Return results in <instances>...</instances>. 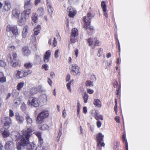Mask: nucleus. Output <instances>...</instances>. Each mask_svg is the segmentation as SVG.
<instances>
[{
	"instance_id": "nucleus-1",
	"label": "nucleus",
	"mask_w": 150,
	"mask_h": 150,
	"mask_svg": "<svg viewBox=\"0 0 150 150\" xmlns=\"http://www.w3.org/2000/svg\"><path fill=\"white\" fill-rule=\"evenodd\" d=\"M33 131L31 127L22 131L21 140L18 143L17 146L18 150H21L25 146H27L26 150H33L35 145L32 143H30L29 140Z\"/></svg>"
},
{
	"instance_id": "nucleus-2",
	"label": "nucleus",
	"mask_w": 150,
	"mask_h": 150,
	"mask_svg": "<svg viewBox=\"0 0 150 150\" xmlns=\"http://www.w3.org/2000/svg\"><path fill=\"white\" fill-rule=\"evenodd\" d=\"M31 0H25L24 8L25 10L21 13V16L18 19V24L20 26L22 25L26 21L29 17L32 7Z\"/></svg>"
},
{
	"instance_id": "nucleus-3",
	"label": "nucleus",
	"mask_w": 150,
	"mask_h": 150,
	"mask_svg": "<svg viewBox=\"0 0 150 150\" xmlns=\"http://www.w3.org/2000/svg\"><path fill=\"white\" fill-rule=\"evenodd\" d=\"M32 73V71L31 70H27L24 69L21 70H16L15 75L18 79H20L25 77L28 75L31 74Z\"/></svg>"
},
{
	"instance_id": "nucleus-4",
	"label": "nucleus",
	"mask_w": 150,
	"mask_h": 150,
	"mask_svg": "<svg viewBox=\"0 0 150 150\" xmlns=\"http://www.w3.org/2000/svg\"><path fill=\"white\" fill-rule=\"evenodd\" d=\"M49 115L48 111L43 110L40 112L37 117L36 122L38 124H42L44 121V120Z\"/></svg>"
},
{
	"instance_id": "nucleus-5",
	"label": "nucleus",
	"mask_w": 150,
	"mask_h": 150,
	"mask_svg": "<svg viewBox=\"0 0 150 150\" xmlns=\"http://www.w3.org/2000/svg\"><path fill=\"white\" fill-rule=\"evenodd\" d=\"M6 30L7 32L12 33L15 37L17 36L19 34L18 29L16 25H8L6 26Z\"/></svg>"
},
{
	"instance_id": "nucleus-6",
	"label": "nucleus",
	"mask_w": 150,
	"mask_h": 150,
	"mask_svg": "<svg viewBox=\"0 0 150 150\" xmlns=\"http://www.w3.org/2000/svg\"><path fill=\"white\" fill-rule=\"evenodd\" d=\"M46 1L48 14L45 15L44 16V18L46 21H47L48 20L49 18H52L54 9L53 7H52L51 3L48 1L49 0H46Z\"/></svg>"
},
{
	"instance_id": "nucleus-7",
	"label": "nucleus",
	"mask_w": 150,
	"mask_h": 150,
	"mask_svg": "<svg viewBox=\"0 0 150 150\" xmlns=\"http://www.w3.org/2000/svg\"><path fill=\"white\" fill-rule=\"evenodd\" d=\"M40 102L39 99L34 97H30L27 102V105L35 107H37L39 106Z\"/></svg>"
},
{
	"instance_id": "nucleus-8",
	"label": "nucleus",
	"mask_w": 150,
	"mask_h": 150,
	"mask_svg": "<svg viewBox=\"0 0 150 150\" xmlns=\"http://www.w3.org/2000/svg\"><path fill=\"white\" fill-rule=\"evenodd\" d=\"M71 73L75 75L80 74V68L76 64H72L69 68Z\"/></svg>"
},
{
	"instance_id": "nucleus-9",
	"label": "nucleus",
	"mask_w": 150,
	"mask_h": 150,
	"mask_svg": "<svg viewBox=\"0 0 150 150\" xmlns=\"http://www.w3.org/2000/svg\"><path fill=\"white\" fill-rule=\"evenodd\" d=\"M93 41L94 42V44L93 42V40L91 38H88L87 40V41L88 43V45L89 46H91L93 45H94V46H93L92 48V49H94L95 48V46H99L100 45V42L99 40H97V38L95 37L94 38Z\"/></svg>"
},
{
	"instance_id": "nucleus-10",
	"label": "nucleus",
	"mask_w": 150,
	"mask_h": 150,
	"mask_svg": "<svg viewBox=\"0 0 150 150\" xmlns=\"http://www.w3.org/2000/svg\"><path fill=\"white\" fill-rule=\"evenodd\" d=\"M17 54L16 52H13L12 54V56L10 54L7 55V59L8 63L12 64L14 61L16 60Z\"/></svg>"
},
{
	"instance_id": "nucleus-11",
	"label": "nucleus",
	"mask_w": 150,
	"mask_h": 150,
	"mask_svg": "<svg viewBox=\"0 0 150 150\" xmlns=\"http://www.w3.org/2000/svg\"><path fill=\"white\" fill-rule=\"evenodd\" d=\"M1 122L4 124V126L9 127L11 124V119L10 117H4L2 118Z\"/></svg>"
},
{
	"instance_id": "nucleus-12",
	"label": "nucleus",
	"mask_w": 150,
	"mask_h": 150,
	"mask_svg": "<svg viewBox=\"0 0 150 150\" xmlns=\"http://www.w3.org/2000/svg\"><path fill=\"white\" fill-rule=\"evenodd\" d=\"M82 21L83 23V28L87 29L91 24V21L88 19L86 16H84L82 18Z\"/></svg>"
},
{
	"instance_id": "nucleus-13",
	"label": "nucleus",
	"mask_w": 150,
	"mask_h": 150,
	"mask_svg": "<svg viewBox=\"0 0 150 150\" xmlns=\"http://www.w3.org/2000/svg\"><path fill=\"white\" fill-rule=\"evenodd\" d=\"M67 10L69 12L68 16L70 18H73L76 13V11L71 6L68 7Z\"/></svg>"
},
{
	"instance_id": "nucleus-14",
	"label": "nucleus",
	"mask_w": 150,
	"mask_h": 150,
	"mask_svg": "<svg viewBox=\"0 0 150 150\" xmlns=\"http://www.w3.org/2000/svg\"><path fill=\"white\" fill-rule=\"evenodd\" d=\"M1 131L2 132V135L3 138H6L8 137L10 135V133L7 129H5L4 127L1 129Z\"/></svg>"
},
{
	"instance_id": "nucleus-15",
	"label": "nucleus",
	"mask_w": 150,
	"mask_h": 150,
	"mask_svg": "<svg viewBox=\"0 0 150 150\" xmlns=\"http://www.w3.org/2000/svg\"><path fill=\"white\" fill-rule=\"evenodd\" d=\"M35 134L38 138L39 144L41 146H42L44 143V141L43 139L41 137V132H37L35 133Z\"/></svg>"
},
{
	"instance_id": "nucleus-16",
	"label": "nucleus",
	"mask_w": 150,
	"mask_h": 150,
	"mask_svg": "<svg viewBox=\"0 0 150 150\" xmlns=\"http://www.w3.org/2000/svg\"><path fill=\"white\" fill-rule=\"evenodd\" d=\"M11 7V4L8 1H5L3 9L5 11H8L10 10Z\"/></svg>"
},
{
	"instance_id": "nucleus-17",
	"label": "nucleus",
	"mask_w": 150,
	"mask_h": 150,
	"mask_svg": "<svg viewBox=\"0 0 150 150\" xmlns=\"http://www.w3.org/2000/svg\"><path fill=\"white\" fill-rule=\"evenodd\" d=\"M15 117L16 120L20 124H22L24 121V118L23 117L20 115L18 113H16Z\"/></svg>"
},
{
	"instance_id": "nucleus-18",
	"label": "nucleus",
	"mask_w": 150,
	"mask_h": 150,
	"mask_svg": "<svg viewBox=\"0 0 150 150\" xmlns=\"http://www.w3.org/2000/svg\"><path fill=\"white\" fill-rule=\"evenodd\" d=\"M22 51L23 55L25 56H28L30 54V51L27 46H25L23 47Z\"/></svg>"
},
{
	"instance_id": "nucleus-19",
	"label": "nucleus",
	"mask_w": 150,
	"mask_h": 150,
	"mask_svg": "<svg viewBox=\"0 0 150 150\" xmlns=\"http://www.w3.org/2000/svg\"><path fill=\"white\" fill-rule=\"evenodd\" d=\"M20 14V11L16 8L13 9L12 11V15L14 17L17 18H18V19H19V16Z\"/></svg>"
},
{
	"instance_id": "nucleus-20",
	"label": "nucleus",
	"mask_w": 150,
	"mask_h": 150,
	"mask_svg": "<svg viewBox=\"0 0 150 150\" xmlns=\"http://www.w3.org/2000/svg\"><path fill=\"white\" fill-rule=\"evenodd\" d=\"M51 55V52L50 50L46 51L43 58L44 61L45 62H47L49 61Z\"/></svg>"
},
{
	"instance_id": "nucleus-21",
	"label": "nucleus",
	"mask_w": 150,
	"mask_h": 150,
	"mask_svg": "<svg viewBox=\"0 0 150 150\" xmlns=\"http://www.w3.org/2000/svg\"><path fill=\"white\" fill-rule=\"evenodd\" d=\"M14 144L12 141H8L6 143L5 145V149L8 150L13 146Z\"/></svg>"
},
{
	"instance_id": "nucleus-22",
	"label": "nucleus",
	"mask_w": 150,
	"mask_h": 150,
	"mask_svg": "<svg viewBox=\"0 0 150 150\" xmlns=\"http://www.w3.org/2000/svg\"><path fill=\"white\" fill-rule=\"evenodd\" d=\"M103 141H99L96 142H97V149L99 150H101V147H104L105 146V144L103 142Z\"/></svg>"
},
{
	"instance_id": "nucleus-23",
	"label": "nucleus",
	"mask_w": 150,
	"mask_h": 150,
	"mask_svg": "<svg viewBox=\"0 0 150 150\" xmlns=\"http://www.w3.org/2000/svg\"><path fill=\"white\" fill-rule=\"evenodd\" d=\"M37 14L39 16H42L45 13V10L43 6L39 8L37 10Z\"/></svg>"
},
{
	"instance_id": "nucleus-24",
	"label": "nucleus",
	"mask_w": 150,
	"mask_h": 150,
	"mask_svg": "<svg viewBox=\"0 0 150 150\" xmlns=\"http://www.w3.org/2000/svg\"><path fill=\"white\" fill-rule=\"evenodd\" d=\"M93 103L96 107L100 108L101 107L102 103L100 100L96 98L93 100Z\"/></svg>"
},
{
	"instance_id": "nucleus-25",
	"label": "nucleus",
	"mask_w": 150,
	"mask_h": 150,
	"mask_svg": "<svg viewBox=\"0 0 150 150\" xmlns=\"http://www.w3.org/2000/svg\"><path fill=\"white\" fill-rule=\"evenodd\" d=\"M96 142L99 141H103L104 135L101 133L99 132L96 135Z\"/></svg>"
},
{
	"instance_id": "nucleus-26",
	"label": "nucleus",
	"mask_w": 150,
	"mask_h": 150,
	"mask_svg": "<svg viewBox=\"0 0 150 150\" xmlns=\"http://www.w3.org/2000/svg\"><path fill=\"white\" fill-rule=\"evenodd\" d=\"M41 29V27L40 25H38L34 29V35H38L40 33Z\"/></svg>"
},
{
	"instance_id": "nucleus-27",
	"label": "nucleus",
	"mask_w": 150,
	"mask_h": 150,
	"mask_svg": "<svg viewBox=\"0 0 150 150\" xmlns=\"http://www.w3.org/2000/svg\"><path fill=\"white\" fill-rule=\"evenodd\" d=\"M11 64V66H12L13 67H20L21 65V63L20 62V60H16V61L14 62H13L12 64Z\"/></svg>"
},
{
	"instance_id": "nucleus-28",
	"label": "nucleus",
	"mask_w": 150,
	"mask_h": 150,
	"mask_svg": "<svg viewBox=\"0 0 150 150\" xmlns=\"http://www.w3.org/2000/svg\"><path fill=\"white\" fill-rule=\"evenodd\" d=\"M28 30V27L27 25H26L23 28L22 31V36L23 37L25 38L26 37L27 33Z\"/></svg>"
},
{
	"instance_id": "nucleus-29",
	"label": "nucleus",
	"mask_w": 150,
	"mask_h": 150,
	"mask_svg": "<svg viewBox=\"0 0 150 150\" xmlns=\"http://www.w3.org/2000/svg\"><path fill=\"white\" fill-rule=\"evenodd\" d=\"M123 142H125L126 150H128V142L126 139V135L125 134H123L122 136Z\"/></svg>"
},
{
	"instance_id": "nucleus-30",
	"label": "nucleus",
	"mask_w": 150,
	"mask_h": 150,
	"mask_svg": "<svg viewBox=\"0 0 150 150\" xmlns=\"http://www.w3.org/2000/svg\"><path fill=\"white\" fill-rule=\"evenodd\" d=\"M25 118L26 120L27 125L31 124L32 123V120L30 116L29 115L26 114L25 117Z\"/></svg>"
},
{
	"instance_id": "nucleus-31",
	"label": "nucleus",
	"mask_w": 150,
	"mask_h": 150,
	"mask_svg": "<svg viewBox=\"0 0 150 150\" xmlns=\"http://www.w3.org/2000/svg\"><path fill=\"white\" fill-rule=\"evenodd\" d=\"M78 35V30L75 28H73L71 30V35L74 37L77 36Z\"/></svg>"
},
{
	"instance_id": "nucleus-32",
	"label": "nucleus",
	"mask_w": 150,
	"mask_h": 150,
	"mask_svg": "<svg viewBox=\"0 0 150 150\" xmlns=\"http://www.w3.org/2000/svg\"><path fill=\"white\" fill-rule=\"evenodd\" d=\"M33 64L30 62H26L24 65V67L26 69H31L33 67Z\"/></svg>"
},
{
	"instance_id": "nucleus-33",
	"label": "nucleus",
	"mask_w": 150,
	"mask_h": 150,
	"mask_svg": "<svg viewBox=\"0 0 150 150\" xmlns=\"http://www.w3.org/2000/svg\"><path fill=\"white\" fill-rule=\"evenodd\" d=\"M29 93L31 95L36 94L38 93V89L36 88L33 87L30 89Z\"/></svg>"
},
{
	"instance_id": "nucleus-34",
	"label": "nucleus",
	"mask_w": 150,
	"mask_h": 150,
	"mask_svg": "<svg viewBox=\"0 0 150 150\" xmlns=\"http://www.w3.org/2000/svg\"><path fill=\"white\" fill-rule=\"evenodd\" d=\"M24 85V83L23 81H22L18 83L17 86V89L18 91L21 90V88L23 87Z\"/></svg>"
},
{
	"instance_id": "nucleus-35",
	"label": "nucleus",
	"mask_w": 150,
	"mask_h": 150,
	"mask_svg": "<svg viewBox=\"0 0 150 150\" xmlns=\"http://www.w3.org/2000/svg\"><path fill=\"white\" fill-rule=\"evenodd\" d=\"M101 5L103 10V11H106V10H107V6L105 1H102Z\"/></svg>"
},
{
	"instance_id": "nucleus-36",
	"label": "nucleus",
	"mask_w": 150,
	"mask_h": 150,
	"mask_svg": "<svg viewBox=\"0 0 150 150\" xmlns=\"http://www.w3.org/2000/svg\"><path fill=\"white\" fill-rule=\"evenodd\" d=\"M74 82V80L72 79L67 84V89L69 90V91L71 92V84H73Z\"/></svg>"
},
{
	"instance_id": "nucleus-37",
	"label": "nucleus",
	"mask_w": 150,
	"mask_h": 150,
	"mask_svg": "<svg viewBox=\"0 0 150 150\" xmlns=\"http://www.w3.org/2000/svg\"><path fill=\"white\" fill-rule=\"evenodd\" d=\"M83 98L84 103H87L88 98V95L86 92L84 93V95L83 96Z\"/></svg>"
},
{
	"instance_id": "nucleus-38",
	"label": "nucleus",
	"mask_w": 150,
	"mask_h": 150,
	"mask_svg": "<svg viewBox=\"0 0 150 150\" xmlns=\"http://www.w3.org/2000/svg\"><path fill=\"white\" fill-rule=\"evenodd\" d=\"M32 21L34 23H37L38 19L37 15H36L35 13H33L32 15Z\"/></svg>"
},
{
	"instance_id": "nucleus-39",
	"label": "nucleus",
	"mask_w": 150,
	"mask_h": 150,
	"mask_svg": "<svg viewBox=\"0 0 150 150\" xmlns=\"http://www.w3.org/2000/svg\"><path fill=\"white\" fill-rule=\"evenodd\" d=\"M119 142L117 141L115 142L113 149L114 150H119Z\"/></svg>"
},
{
	"instance_id": "nucleus-40",
	"label": "nucleus",
	"mask_w": 150,
	"mask_h": 150,
	"mask_svg": "<svg viewBox=\"0 0 150 150\" xmlns=\"http://www.w3.org/2000/svg\"><path fill=\"white\" fill-rule=\"evenodd\" d=\"M62 126H61L60 127L59 131V132L58 135L57 136V141H59V138L62 135V132H61V131L62 130Z\"/></svg>"
},
{
	"instance_id": "nucleus-41",
	"label": "nucleus",
	"mask_w": 150,
	"mask_h": 150,
	"mask_svg": "<svg viewBox=\"0 0 150 150\" xmlns=\"http://www.w3.org/2000/svg\"><path fill=\"white\" fill-rule=\"evenodd\" d=\"M91 115L94 117L96 119V117H98V113L96 110H93L92 111L91 113Z\"/></svg>"
},
{
	"instance_id": "nucleus-42",
	"label": "nucleus",
	"mask_w": 150,
	"mask_h": 150,
	"mask_svg": "<svg viewBox=\"0 0 150 150\" xmlns=\"http://www.w3.org/2000/svg\"><path fill=\"white\" fill-rule=\"evenodd\" d=\"M103 49L102 48H99L98 50V53L97 54L98 56L100 57L101 56L103 52Z\"/></svg>"
},
{
	"instance_id": "nucleus-43",
	"label": "nucleus",
	"mask_w": 150,
	"mask_h": 150,
	"mask_svg": "<svg viewBox=\"0 0 150 150\" xmlns=\"http://www.w3.org/2000/svg\"><path fill=\"white\" fill-rule=\"evenodd\" d=\"M48 128V125L46 124H43L42 126L40 127L39 128V129L41 130H45L47 129Z\"/></svg>"
},
{
	"instance_id": "nucleus-44",
	"label": "nucleus",
	"mask_w": 150,
	"mask_h": 150,
	"mask_svg": "<svg viewBox=\"0 0 150 150\" xmlns=\"http://www.w3.org/2000/svg\"><path fill=\"white\" fill-rule=\"evenodd\" d=\"M6 81V78L5 76H4L0 77V82L1 83H4Z\"/></svg>"
},
{
	"instance_id": "nucleus-45",
	"label": "nucleus",
	"mask_w": 150,
	"mask_h": 150,
	"mask_svg": "<svg viewBox=\"0 0 150 150\" xmlns=\"http://www.w3.org/2000/svg\"><path fill=\"white\" fill-rule=\"evenodd\" d=\"M94 15H92L90 12H89L87 14V18L91 21V19L94 17Z\"/></svg>"
},
{
	"instance_id": "nucleus-46",
	"label": "nucleus",
	"mask_w": 150,
	"mask_h": 150,
	"mask_svg": "<svg viewBox=\"0 0 150 150\" xmlns=\"http://www.w3.org/2000/svg\"><path fill=\"white\" fill-rule=\"evenodd\" d=\"M7 49L9 51H13L16 49V47L14 46H10L8 47Z\"/></svg>"
},
{
	"instance_id": "nucleus-47",
	"label": "nucleus",
	"mask_w": 150,
	"mask_h": 150,
	"mask_svg": "<svg viewBox=\"0 0 150 150\" xmlns=\"http://www.w3.org/2000/svg\"><path fill=\"white\" fill-rule=\"evenodd\" d=\"M92 82L90 81H87L86 82V85L87 86H93Z\"/></svg>"
},
{
	"instance_id": "nucleus-48",
	"label": "nucleus",
	"mask_w": 150,
	"mask_h": 150,
	"mask_svg": "<svg viewBox=\"0 0 150 150\" xmlns=\"http://www.w3.org/2000/svg\"><path fill=\"white\" fill-rule=\"evenodd\" d=\"M6 65L5 62L2 60H0V67H4Z\"/></svg>"
},
{
	"instance_id": "nucleus-49",
	"label": "nucleus",
	"mask_w": 150,
	"mask_h": 150,
	"mask_svg": "<svg viewBox=\"0 0 150 150\" xmlns=\"http://www.w3.org/2000/svg\"><path fill=\"white\" fill-rule=\"evenodd\" d=\"M26 108V105L24 103H22L21 107V108L22 110L23 111L25 110Z\"/></svg>"
},
{
	"instance_id": "nucleus-50",
	"label": "nucleus",
	"mask_w": 150,
	"mask_h": 150,
	"mask_svg": "<svg viewBox=\"0 0 150 150\" xmlns=\"http://www.w3.org/2000/svg\"><path fill=\"white\" fill-rule=\"evenodd\" d=\"M59 50L57 49L55 50L54 53V57L55 58H57L59 57Z\"/></svg>"
},
{
	"instance_id": "nucleus-51",
	"label": "nucleus",
	"mask_w": 150,
	"mask_h": 150,
	"mask_svg": "<svg viewBox=\"0 0 150 150\" xmlns=\"http://www.w3.org/2000/svg\"><path fill=\"white\" fill-rule=\"evenodd\" d=\"M70 40L71 42L73 43H75L76 41L75 37H74V36H72L71 35Z\"/></svg>"
},
{
	"instance_id": "nucleus-52",
	"label": "nucleus",
	"mask_w": 150,
	"mask_h": 150,
	"mask_svg": "<svg viewBox=\"0 0 150 150\" xmlns=\"http://www.w3.org/2000/svg\"><path fill=\"white\" fill-rule=\"evenodd\" d=\"M42 68L44 69L45 70H47L48 69V67L47 64H45L42 66Z\"/></svg>"
},
{
	"instance_id": "nucleus-53",
	"label": "nucleus",
	"mask_w": 150,
	"mask_h": 150,
	"mask_svg": "<svg viewBox=\"0 0 150 150\" xmlns=\"http://www.w3.org/2000/svg\"><path fill=\"white\" fill-rule=\"evenodd\" d=\"M113 86L114 88H120L118 85V82L117 81H115L113 83Z\"/></svg>"
},
{
	"instance_id": "nucleus-54",
	"label": "nucleus",
	"mask_w": 150,
	"mask_h": 150,
	"mask_svg": "<svg viewBox=\"0 0 150 150\" xmlns=\"http://www.w3.org/2000/svg\"><path fill=\"white\" fill-rule=\"evenodd\" d=\"M9 116L10 117H13L14 115V112L12 110L10 109L9 110Z\"/></svg>"
},
{
	"instance_id": "nucleus-55",
	"label": "nucleus",
	"mask_w": 150,
	"mask_h": 150,
	"mask_svg": "<svg viewBox=\"0 0 150 150\" xmlns=\"http://www.w3.org/2000/svg\"><path fill=\"white\" fill-rule=\"evenodd\" d=\"M96 119L97 120H98L99 119L103 120V116L102 115H100L98 117H96Z\"/></svg>"
},
{
	"instance_id": "nucleus-56",
	"label": "nucleus",
	"mask_w": 150,
	"mask_h": 150,
	"mask_svg": "<svg viewBox=\"0 0 150 150\" xmlns=\"http://www.w3.org/2000/svg\"><path fill=\"white\" fill-rule=\"evenodd\" d=\"M117 44L116 46L118 47V50L119 52H120V42H119V41L118 39H117Z\"/></svg>"
},
{
	"instance_id": "nucleus-57",
	"label": "nucleus",
	"mask_w": 150,
	"mask_h": 150,
	"mask_svg": "<svg viewBox=\"0 0 150 150\" xmlns=\"http://www.w3.org/2000/svg\"><path fill=\"white\" fill-rule=\"evenodd\" d=\"M101 122L99 121H97L96 123V125L98 128H100L101 126Z\"/></svg>"
},
{
	"instance_id": "nucleus-58",
	"label": "nucleus",
	"mask_w": 150,
	"mask_h": 150,
	"mask_svg": "<svg viewBox=\"0 0 150 150\" xmlns=\"http://www.w3.org/2000/svg\"><path fill=\"white\" fill-rule=\"evenodd\" d=\"M87 91V92L90 94H92L94 93V91L90 89H88Z\"/></svg>"
},
{
	"instance_id": "nucleus-59",
	"label": "nucleus",
	"mask_w": 150,
	"mask_h": 150,
	"mask_svg": "<svg viewBox=\"0 0 150 150\" xmlns=\"http://www.w3.org/2000/svg\"><path fill=\"white\" fill-rule=\"evenodd\" d=\"M54 40L53 41V45L54 47H56L57 45V42L56 40V39L55 38H54Z\"/></svg>"
},
{
	"instance_id": "nucleus-60",
	"label": "nucleus",
	"mask_w": 150,
	"mask_h": 150,
	"mask_svg": "<svg viewBox=\"0 0 150 150\" xmlns=\"http://www.w3.org/2000/svg\"><path fill=\"white\" fill-rule=\"evenodd\" d=\"M114 110L116 115H117V105H115L114 107Z\"/></svg>"
},
{
	"instance_id": "nucleus-61",
	"label": "nucleus",
	"mask_w": 150,
	"mask_h": 150,
	"mask_svg": "<svg viewBox=\"0 0 150 150\" xmlns=\"http://www.w3.org/2000/svg\"><path fill=\"white\" fill-rule=\"evenodd\" d=\"M41 2V0H35L34 4L35 6H37Z\"/></svg>"
},
{
	"instance_id": "nucleus-62",
	"label": "nucleus",
	"mask_w": 150,
	"mask_h": 150,
	"mask_svg": "<svg viewBox=\"0 0 150 150\" xmlns=\"http://www.w3.org/2000/svg\"><path fill=\"white\" fill-rule=\"evenodd\" d=\"M62 114L63 117L64 118H65L67 115V114H66V110H65V109H64L63 110L62 112Z\"/></svg>"
},
{
	"instance_id": "nucleus-63",
	"label": "nucleus",
	"mask_w": 150,
	"mask_h": 150,
	"mask_svg": "<svg viewBox=\"0 0 150 150\" xmlns=\"http://www.w3.org/2000/svg\"><path fill=\"white\" fill-rule=\"evenodd\" d=\"M68 1L69 4H71L76 2L78 0H68Z\"/></svg>"
},
{
	"instance_id": "nucleus-64",
	"label": "nucleus",
	"mask_w": 150,
	"mask_h": 150,
	"mask_svg": "<svg viewBox=\"0 0 150 150\" xmlns=\"http://www.w3.org/2000/svg\"><path fill=\"white\" fill-rule=\"evenodd\" d=\"M115 119L116 122L117 123L120 122V118L118 116H116L115 118Z\"/></svg>"
}]
</instances>
